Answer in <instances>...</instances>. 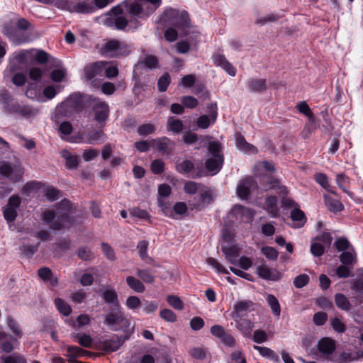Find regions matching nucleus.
<instances>
[{"label": "nucleus", "mask_w": 363, "mask_h": 363, "mask_svg": "<svg viewBox=\"0 0 363 363\" xmlns=\"http://www.w3.org/2000/svg\"><path fill=\"white\" fill-rule=\"evenodd\" d=\"M73 208L69 201L63 199L59 203L55 210H46L43 212L42 218L53 230L68 228L74 223V219L70 216Z\"/></svg>", "instance_id": "nucleus-1"}, {"label": "nucleus", "mask_w": 363, "mask_h": 363, "mask_svg": "<svg viewBox=\"0 0 363 363\" xmlns=\"http://www.w3.org/2000/svg\"><path fill=\"white\" fill-rule=\"evenodd\" d=\"M104 324L113 331H121L126 335V338L134 332V325L122 312L121 307L112 308L108 313L104 315Z\"/></svg>", "instance_id": "nucleus-2"}, {"label": "nucleus", "mask_w": 363, "mask_h": 363, "mask_svg": "<svg viewBox=\"0 0 363 363\" xmlns=\"http://www.w3.org/2000/svg\"><path fill=\"white\" fill-rule=\"evenodd\" d=\"M161 0H130L123 3L125 11L133 18H145L160 5Z\"/></svg>", "instance_id": "nucleus-3"}, {"label": "nucleus", "mask_w": 363, "mask_h": 363, "mask_svg": "<svg viewBox=\"0 0 363 363\" xmlns=\"http://www.w3.org/2000/svg\"><path fill=\"white\" fill-rule=\"evenodd\" d=\"M87 99L79 93L70 95L60 106L57 108V114L69 117L75 113L81 111Z\"/></svg>", "instance_id": "nucleus-4"}, {"label": "nucleus", "mask_w": 363, "mask_h": 363, "mask_svg": "<svg viewBox=\"0 0 363 363\" xmlns=\"http://www.w3.org/2000/svg\"><path fill=\"white\" fill-rule=\"evenodd\" d=\"M90 106L94 113V120L99 124L104 123L109 115L108 104L97 98L89 97Z\"/></svg>", "instance_id": "nucleus-5"}, {"label": "nucleus", "mask_w": 363, "mask_h": 363, "mask_svg": "<svg viewBox=\"0 0 363 363\" xmlns=\"http://www.w3.org/2000/svg\"><path fill=\"white\" fill-rule=\"evenodd\" d=\"M129 52V47L125 43L118 40H111L106 43L103 47L104 54L111 57L126 55Z\"/></svg>", "instance_id": "nucleus-6"}, {"label": "nucleus", "mask_w": 363, "mask_h": 363, "mask_svg": "<svg viewBox=\"0 0 363 363\" xmlns=\"http://www.w3.org/2000/svg\"><path fill=\"white\" fill-rule=\"evenodd\" d=\"M0 174L11 182H19L23 174V168L21 164H11L9 162H4L0 165Z\"/></svg>", "instance_id": "nucleus-7"}, {"label": "nucleus", "mask_w": 363, "mask_h": 363, "mask_svg": "<svg viewBox=\"0 0 363 363\" xmlns=\"http://www.w3.org/2000/svg\"><path fill=\"white\" fill-rule=\"evenodd\" d=\"M21 203V199L18 195H13L9 199L8 203L4 208L3 212L4 217L7 222L11 223L15 220Z\"/></svg>", "instance_id": "nucleus-8"}, {"label": "nucleus", "mask_w": 363, "mask_h": 363, "mask_svg": "<svg viewBox=\"0 0 363 363\" xmlns=\"http://www.w3.org/2000/svg\"><path fill=\"white\" fill-rule=\"evenodd\" d=\"M257 185L252 177H246L239 182L237 186V194L242 199H247Z\"/></svg>", "instance_id": "nucleus-9"}, {"label": "nucleus", "mask_w": 363, "mask_h": 363, "mask_svg": "<svg viewBox=\"0 0 363 363\" xmlns=\"http://www.w3.org/2000/svg\"><path fill=\"white\" fill-rule=\"evenodd\" d=\"M152 146L156 147L162 155H171L175 147V143L170 139L164 137L152 140Z\"/></svg>", "instance_id": "nucleus-10"}, {"label": "nucleus", "mask_w": 363, "mask_h": 363, "mask_svg": "<svg viewBox=\"0 0 363 363\" xmlns=\"http://www.w3.org/2000/svg\"><path fill=\"white\" fill-rule=\"evenodd\" d=\"M255 303L251 300H242L238 301L233 306L230 313L231 318L242 317L244 313L254 311Z\"/></svg>", "instance_id": "nucleus-11"}, {"label": "nucleus", "mask_w": 363, "mask_h": 363, "mask_svg": "<svg viewBox=\"0 0 363 363\" xmlns=\"http://www.w3.org/2000/svg\"><path fill=\"white\" fill-rule=\"evenodd\" d=\"M318 349L325 359L330 361L337 360L333 357V353L335 350V344L331 339L328 337L321 339L318 342Z\"/></svg>", "instance_id": "nucleus-12"}, {"label": "nucleus", "mask_w": 363, "mask_h": 363, "mask_svg": "<svg viewBox=\"0 0 363 363\" xmlns=\"http://www.w3.org/2000/svg\"><path fill=\"white\" fill-rule=\"evenodd\" d=\"M235 322L236 329L244 336L249 337L255 327V323L250 319L242 317L232 318Z\"/></svg>", "instance_id": "nucleus-13"}, {"label": "nucleus", "mask_w": 363, "mask_h": 363, "mask_svg": "<svg viewBox=\"0 0 363 363\" xmlns=\"http://www.w3.org/2000/svg\"><path fill=\"white\" fill-rule=\"evenodd\" d=\"M6 111L10 113H16L22 116H32L38 113V110L28 105L12 104L6 107Z\"/></svg>", "instance_id": "nucleus-14"}, {"label": "nucleus", "mask_w": 363, "mask_h": 363, "mask_svg": "<svg viewBox=\"0 0 363 363\" xmlns=\"http://www.w3.org/2000/svg\"><path fill=\"white\" fill-rule=\"evenodd\" d=\"M257 273L261 278L270 280L278 281L281 279V273L275 269L269 268L265 264H262L257 267Z\"/></svg>", "instance_id": "nucleus-15"}, {"label": "nucleus", "mask_w": 363, "mask_h": 363, "mask_svg": "<svg viewBox=\"0 0 363 363\" xmlns=\"http://www.w3.org/2000/svg\"><path fill=\"white\" fill-rule=\"evenodd\" d=\"M101 296L105 303L110 306L111 308H116L121 307L118 298V294L113 288H106L103 291Z\"/></svg>", "instance_id": "nucleus-16"}, {"label": "nucleus", "mask_w": 363, "mask_h": 363, "mask_svg": "<svg viewBox=\"0 0 363 363\" xmlns=\"http://www.w3.org/2000/svg\"><path fill=\"white\" fill-rule=\"evenodd\" d=\"M106 65V62L100 61L86 65L84 67L86 77L89 80H91L95 77L101 75L102 73V70L104 69Z\"/></svg>", "instance_id": "nucleus-17"}, {"label": "nucleus", "mask_w": 363, "mask_h": 363, "mask_svg": "<svg viewBox=\"0 0 363 363\" xmlns=\"http://www.w3.org/2000/svg\"><path fill=\"white\" fill-rule=\"evenodd\" d=\"M230 213L245 222L252 220L255 216V212L252 209L240 205H235L231 210Z\"/></svg>", "instance_id": "nucleus-18"}, {"label": "nucleus", "mask_w": 363, "mask_h": 363, "mask_svg": "<svg viewBox=\"0 0 363 363\" xmlns=\"http://www.w3.org/2000/svg\"><path fill=\"white\" fill-rule=\"evenodd\" d=\"M213 62L216 66L221 67L229 75L233 77L236 74L235 67L227 60L224 55L216 54L213 55Z\"/></svg>", "instance_id": "nucleus-19"}, {"label": "nucleus", "mask_w": 363, "mask_h": 363, "mask_svg": "<svg viewBox=\"0 0 363 363\" xmlns=\"http://www.w3.org/2000/svg\"><path fill=\"white\" fill-rule=\"evenodd\" d=\"M111 12L116 16L114 24L117 29L123 30L128 25L129 23H132L131 20L128 21L126 18L121 16L123 13V9L120 6L113 7L111 9Z\"/></svg>", "instance_id": "nucleus-20"}, {"label": "nucleus", "mask_w": 363, "mask_h": 363, "mask_svg": "<svg viewBox=\"0 0 363 363\" xmlns=\"http://www.w3.org/2000/svg\"><path fill=\"white\" fill-rule=\"evenodd\" d=\"M126 335H123L121 337H117L116 340H106L104 341V348L109 352H114L118 350L123 342L128 340Z\"/></svg>", "instance_id": "nucleus-21"}, {"label": "nucleus", "mask_w": 363, "mask_h": 363, "mask_svg": "<svg viewBox=\"0 0 363 363\" xmlns=\"http://www.w3.org/2000/svg\"><path fill=\"white\" fill-rule=\"evenodd\" d=\"M222 251L228 262L233 264L236 263L237 258L239 255V250L237 246H223Z\"/></svg>", "instance_id": "nucleus-22"}, {"label": "nucleus", "mask_w": 363, "mask_h": 363, "mask_svg": "<svg viewBox=\"0 0 363 363\" xmlns=\"http://www.w3.org/2000/svg\"><path fill=\"white\" fill-rule=\"evenodd\" d=\"M264 209L272 218L278 217L279 208H277V199L276 196H271L266 199Z\"/></svg>", "instance_id": "nucleus-23"}, {"label": "nucleus", "mask_w": 363, "mask_h": 363, "mask_svg": "<svg viewBox=\"0 0 363 363\" xmlns=\"http://www.w3.org/2000/svg\"><path fill=\"white\" fill-rule=\"evenodd\" d=\"M235 143L237 147L242 152H245L246 153H255L257 152V148L248 143L245 138L242 135H238L235 139Z\"/></svg>", "instance_id": "nucleus-24"}, {"label": "nucleus", "mask_w": 363, "mask_h": 363, "mask_svg": "<svg viewBox=\"0 0 363 363\" xmlns=\"http://www.w3.org/2000/svg\"><path fill=\"white\" fill-rule=\"evenodd\" d=\"M223 162L222 157H212L206 160V167L209 172H213V174H215L221 168Z\"/></svg>", "instance_id": "nucleus-25"}, {"label": "nucleus", "mask_w": 363, "mask_h": 363, "mask_svg": "<svg viewBox=\"0 0 363 363\" xmlns=\"http://www.w3.org/2000/svg\"><path fill=\"white\" fill-rule=\"evenodd\" d=\"M340 262L345 265L353 266L357 263V255L354 248L342 252L340 255Z\"/></svg>", "instance_id": "nucleus-26"}, {"label": "nucleus", "mask_w": 363, "mask_h": 363, "mask_svg": "<svg viewBox=\"0 0 363 363\" xmlns=\"http://www.w3.org/2000/svg\"><path fill=\"white\" fill-rule=\"evenodd\" d=\"M62 157L65 160V166L67 169H74L78 166V157L72 155L68 150H62L61 151Z\"/></svg>", "instance_id": "nucleus-27"}, {"label": "nucleus", "mask_w": 363, "mask_h": 363, "mask_svg": "<svg viewBox=\"0 0 363 363\" xmlns=\"http://www.w3.org/2000/svg\"><path fill=\"white\" fill-rule=\"evenodd\" d=\"M126 283L132 290L137 293H143L145 290V287L143 282L134 277H127Z\"/></svg>", "instance_id": "nucleus-28"}, {"label": "nucleus", "mask_w": 363, "mask_h": 363, "mask_svg": "<svg viewBox=\"0 0 363 363\" xmlns=\"http://www.w3.org/2000/svg\"><path fill=\"white\" fill-rule=\"evenodd\" d=\"M247 86L251 91H262L267 88L266 80L264 79H252L248 82Z\"/></svg>", "instance_id": "nucleus-29"}, {"label": "nucleus", "mask_w": 363, "mask_h": 363, "mask_svg": "<svg viewBox=\"0 0 363 363\" xmlns=\"http://www.w3.org/2000/svg\"><path fill=\"white\" fill-rule=\"evenodd\" d=\"M94 6L91 3L82 1L73 6L72 11L80 13H89L94 11Z\"/></svg>", "instance_id": "nucleus-30"}, {"label": "nucleus", "mask_w": 363, "mask_h": 363, "mask_svg": "<svg viewBox=\"0 0 363 363\" xmlns=\"http://www.w3.org/2000/svg\"><path fill=\"white\" fill-rule=\"evenodd\" d=\"M67 350L68 352L67 357L69 362H73L77 357L89 354V352L77 346H68Z\"/></svg>", "instance_id": "nucleus-31"}, {"label": "nucleus", "mask_w": 363, "mask_h": 363, "mask_svg": "<svg viewBox=\"0 0 363 363\" xmlns=\"http://www.w3.org/2000/svg\"><path fill=\"white\" fill-rule=\"evenodd\" d=\"M199 194L200 201L203 205L208 204L213 201V194L209 188L202 185L199 191Z\"/></svg>", "instance_id": "nucleus-32"}, {"label": "nucleus", "mask_w": 363, "mask_h": 363, "mask_svg": "<svg viewBox=\"0 0 363 363\" xmlns=\"http://www.w3.org/2000/svg\"><path fill=\"white\" fill-rule=\"evenodd\" d=\"M137 66H145L149 69H155L158 66V59L154 55H146L138 63Z\"/></svg>", "instance_id": "nucleus-33"}, {"label": "nucleus", "mask_w": 363, "mask_h": 363, "mask_svg": "<svg viewBox=\"0 0 363 363\" xmlns=\"http://www.w3.org/2000/svg\"><path fill=\"white\" fill-rule=\"evenodd\" d=\"M167 128L174 133H179L183 130L184 125L181 120L169 117L167 121Z\"/></svg>", "instance_id": "nucleus-34"}, {"label": "nucleus", "mask_w": 363, "mask_h": 363, "mask_svg": "<svg viewBox=\"0 0 363 363\" xmlns=\"http://www.w3.org/2000/svg\"><path fill=\"white\" fill-rule=\"evenodd\" d=\"M325 203L330 211L337 212L343 209V205L337 199L325 196Z\"/></svg>", "instance_id": "nucleus-35"}, {"label": "nucleus", "mask_w": 363, "mask_h": 363, "mask_svg": "<svg viewBox=\"0 0 363 363\" xmlns=\"http://www.w3.org/2000/svg\"><path fill=\"white\" fill-rule=\"evenodd\" d=\"M267 301L270 306L273 313L279 317L281 313V308L277 298L273 294H268Z\"/></svg>", "instance_id": "nucleus-36"}, {"label": "nucleus", "mask_w": 363, "mask_h": 363, "mask_svg": "<svg viewBox=\"0 0 363 363\" xmlns=\"http://www.w3.org/2000/svg\"><path fill=\"white\" fill-rule=\"evenodd\" d=\"M291 218L294 221L299 222L296 227L303 226L306 221L304 213L297 207H295L291 212Z\"/></svg>", "instance_id": "nucleus-37"}, {"label": "nucleus", "mask_w": 363, "mask_h": 363, "mask_svg": "<svg viewBox=\"0 0 363 363\" xmlns=\"http://www.w3.org/2000/svg\"><path fill=\"white\" fill-rule=\"evenodd\" d=\"M55 305L57 310L65 316L69 315L72 312L69 305L60 298H55Z\"/></svg>", "instance_id": "nucleus-38"}, {"label": "nucleus", "mask_w": 363, "mask_h": 363, "mask_svg": "<svg viewBox=\"0 0 363 363\" xmlns=\"http://www.w3.org/2000/svg\"><path fill=\"white\" fill-rule=\"evenodd\" d=\"M104 133L102 130H94L87 134L86 143L96 144L100 140L104 141Z\"/></svg>", "instance_id": "nucleus-39"}, {"label": "nucleus", "mask_w": 363, "mask_h": 363, "mask_svg": "<svg viewBox=\"0 0 363 363\" xmlns=\"http://www.w3.org/2000/svg\"><path fill=\"white\" fill-rule=\"evenodd\" d=\"M279 19V16L274 13H269L264 16L257 17L255 23L259 26H264L270 22H275Z\"/></svg>", "instance_id": "nucleus-40"}, {"label": "nucleus", "mask_w": 363, "mask_h": 363, "mask_svg": "<svg viewBox=\"0 0 363 363\" xmlns=\"http://www.w3.org/2000/svg\"><path fill=\"white\" fill-rule=\"evenodd\" d=\"M216 121H213V118H211L209 116L203 115L199 116L196 120V125L199 128L206 129L211 124L215 123Z\"/></svg>", "instance_id": "nucleus-41"}, {"label": "nucleus", "mask_w": 363, "mask_h": 363, "mask_svg": "<svg viewBox=\"0 0 363 363\" xmlns=\"http://www.w3.org/2000/svg\"><path fill=\"white\" fill-rule=\"evenodd\" d=\"M8 326L12 331L13 334L18 338L22 337V331L20 328L18 323L11 316H9L6 319Z\"/></svg>", "instance_id": "nucleus-42"}, {"label": "nucleus", "mask_w": 363, "mask_h": 363, "mask_svg": "<svg viewBox=\"0 0 363 363\" xmlns=\"http://www.w3.org/2000/svg\"><path fill=\"white\" fill-rule=\"evenodd\" d=\"M335 299V303L337 307H339L340 308L345 310V311H348L350 309V302H349L348 299L346 298V296H345L343 294H336Z\"/></svg>", "instance_id": "nucleus-43"}, {"label": "nucleus", "mask_w": 363, "mask_h": 363, "mask_svg": "<svg viewBox=\"0 0 363 363\" xmlns=\"http://www.w3.org/2000/svg\"><path fill=\"white\" fill-rule=\"evenodd\" d=\"M167 301L170 306L177 310H182L184 308V303L181 298L174 295H169L167 297Z\"/></svg>", "instance_id": "nucleus-44"}, {"label": "nucleus", "mask_w": 363, "mask_h": 363, "mask_svg": "<svg viewBox=\"0 0 363 363\" xmlns=\"http://www.w3.org/2000/svg\"><path fill=\"white\" fill-rule=\"evenodd\" d=\"M137 275L147 284H152L155 281V277L148 269H137Z\"/></svg>", "instance_id": "nucleus-45"}, {"label": "nucleus", "mask_w": 363, "mask_h": 363, "mask_svg": "<svg viewBox=\"0 0 363 363\" xmlns=\"http://www.w3.org/2000/svg\"><path fill=\"white\" fill-rule=\"evenodd\" d=\"M206 263L211 266L213 269H215L217 272L222 273L225 274H229L228 270L220 264L218 260L213 257H208L206 259Z\"/></svg>", "instance_id": "nucleus-46"}, {"label": "nucleus", "mask_w": 363, "mask_h": 363, "mask_svg": "<svg viewBox=\"0 0 363 363\" xmlns=\"http://www.w3.org/2000/svg\"><path fill=\"white\" fill-rule=\"evenodd\" d=\"M176 167L179 172L186 174L190 172L194 169V165L191 161L186 160L177 164Z\"/></svg>", "instance_id": "nucleus-47"}, {"label": "nucleus", "mask_w": 363, "mask_h": 363, "mask_svg": "<svg viewBox=\"0 0 363 363\" xmlns=\"http://www.w3.org/2000/svg\"><path fill=\"white\" fill-rule=\"evenodd\" d=\"M202 185L194 182H186L184 186V191L188 194H194L197 191H199Z\"/></svg>", "instance_id": "nucleus-48"}, {"label": "nucleus", "mask_w": 363, "mask_h": 363, "mask_svg": "<svg viewBox=\"0 0 363 363\" xmlns=\"http://www.w3.org/2000/svg\"><path fill=\"white\" fill-rule=\"evenodd\" d=\"M160 316L167 322L174 323L177 321L176 314L171 310L165 308L160 311Z\"/></svg>", "instance_id": "nucleus-49"}, {"label": "nucleus", "mask_w": 363, "mask_h": 363, "mask_svg": "<svg viewBox=\"0 0 363 363\" xmlns=\"http://www.w3.org/2000/svg\"><path fill=\"white\" fill-rule=\"evenodd\" d=\"M45 196L49 201H53L60 199L62 196V194L57 189L49 187L45 189Z\"/></svg>", "instance_id": "nucleus-50"}, {"label": "nucleus", "mask_w": 363, "mask_h": 363, "mask_svg": "<svg viewBox=\"0 0 363 363\" xmlns=\"http://www.w3.org/2000/svg\"><path fill=\"white\" fill-rule=\"evenodd\" d=\"M309 281V277L306 274H300L294 279V285L297 289L305 286Z\"/></svg>", "instance_id": "nucleus-51"}, {"label": "nucleus", "mask_w": 363, "mask_h": 363, "mask_svg": "<svg viewBox=\"0 0 363 363\" xmlns=\"http://www.w3.org/2000/svg\"><path fill=\"white\" fill-rule=\"evenodd\" d=\"M130 214L136 218H139L140 219H149L150 215L147 212V211L140 209L138 207H134L130 209Z\"/></svg>", "instance_id": "nucleus-52"}, {"label": "nucleus", "mask_w": 363, "mask_h": 363, "mask_svg": "<svg viewBox=\"0 0 363 363\" xmlns=\"http://www.w3.org/2000/svg\"><path fill=\"white\" fill-rule=\"evenodd\" d=\"M141 301L138 296H130L125 301V306L131 310H135L140 307Z\"/></svg>", "instance_id": "nucleus-53"}, {"label": "nucleus", "mask_w": 363, "mask_h": 363, "mask_svg": "<svg viewBox=\"0 0 363 363\" xmlns=\"http://www.w3.org/2000/svg\"><path fill=\"white\" fill-rule=\"evenodd\" d=\"M73 337L78 340V342L84 347H89L92 342V339L88 335H80L79 334H74Z\"/></svg>", "instance_id": "nucleus-54"}, {"label": "nucleus", "mask_w": 363, "mask_h": 363, "mask_svg": "<svg viewBox=\"0 0 363 363\" xmlns=\"http://www.w3.org/2000/svg\"><path fill=\"white\" fill-rule=\"evenodd\" d=\"M155 130V126L151 123L141 125L138 128V133L140 135L145 136L153 133Z\"/></svg>", "instance_id": "nucleus-55"}, {"label": "nucleus", "mask_w": 363, "mask_h": 363, "mask_svg": "<svg viewBox=\"0 0 363 363\" xmlns=\"http://www.w3.org/2000/svg\"><path fill=\"white\" fill-rule=\"evenodd\" d=\"M252 340L257 344L263 343L267 340V335L262 330H257L253 333Z\"/></svg>", "instance_id": "nucleus-56"}, {"label": "nucleus", "mask_w": 363, "mask_h": 363, "mask_svg": "<svg viewBox=\"0 0 363 363\" xmlns=\"http://www.w3.org/2000/svg\"><path fill=\"white\" fill-rule=\"evenodd\" d=\"M170 83V76L166 73L163 74L158 80V89L160 91H165Z\"/></svg>", "instance_id": "nucleus-57"}, {"label": "nucleus", "mask_w": 363, "mask_h": 363, "mask_svg": "<svg viewBox=\"0 0 363 363\" xmlns=\"http://www.w3.org/2000/svg\"><path fill=\"white\" fill-rule=\"evenodd\" d=\"M181 102L184 106L189 108H194L198 105L197 99L190 96H183L181 99Z\"/></svg>", "instance_id": "nucleus-58"}, {"label": "nucleus", "mask_w": 363, "mask_h": 363, "mask_svg": "<svg viewBox=\"0 0 363 363\" xmlns=\"http://www.w3.org/2000/svg\"><path fill=\"white\" fill-rule=\"evenodd\" d=\"M151 170L154 174H162L164 170V162L162 160H155L151 164Z\"/></svg>", "instance_id": "nucleus-59"}, {"label": "nucleus", "mask_w": 363, "mask_h": 363, "mask_svg": "<svg viewBox=\"0 0 363 363\" xmlns=\"http://www.w3.org/2000/svg\"><path fill=\"white\" fill-rule=\"evenodd\" d=\"M101 249L104 255L108 259L111 261H113L116 259L114 250L106 242L101 243Z\"/></svg>", "instance_id": "nucleus-60"}, {"label": "nucleus", "mask_w": 363, "mask_h": 363, "mask_svg": "<svg viewBox=\"0 0 363 363\" xmlns=\"http://www.w3.org/2000/svg\"><path fill=\"white\" fill-rule=\"evenodd\" d=\"M99 154V152L97 150L91 148L86 149L84 150L82 153V158L85 162H89L98 157Z\"/></svg>", "instance_id": "nucleus-61"}, {"label": "nucleus", "mask_w": 363, "mask_h": 363, "mask_svg": "<svg viewBox=\"0 0 363 363\" xmlns=\"http://www.w3.org/2000/svg\"><path fill=\"white\" fill-rule=\"evenodd\" d=\"M183 141L187 145H192L198 140L197 134L191 131H185L182 135Z\"/></svg>", "instance_id": "nucleus-62"}, {"label": "nucleus", "mask_w": 363, "mask_h": 363, "mask_svg": "<svg viewBox=\"0 0 363 363\" xmlns=\"http://www.w3.org/2000/svg\"><path fill=\"white\" fill-rule=\"evenodd\" d=\"M335 245L339 251H346L353 248L349 241L345 238H340L335 242Z\"/></svg>", "instance_id": "nucleus-63"}, {"label": "nucleus", "mask_w": 363, "mask_h": 363, "mask_svg": "<svg viewBox=\"0 0 363 363\" xmlns=\"http://www.w3.org/2000/svg\"><path fill=\"white\" fill-rule=\"evenodd\" d=\"M79 257L83 260L89 261L94 257V253L86 247H82L78 250Z\"/></svg>", "instance_id": "nucleus-64"}]
</instances>
